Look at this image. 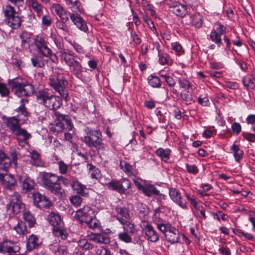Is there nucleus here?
I'll return each mask as SVG.
<instances>
[{"label":"nucleus","instance_id":"2f4dec72","mask_svg":"<svg viewBox=\"0 0 255 255\" xmlns=\"http://www.w3.org/2000/svg\"><path fill=\"white\" fill-rule=\"evenodd\" d=\"M29 5L32 9L40 17L43 13V6L37 0H29Z\"/></svg>","mask_w":255,"mask_h":255},{"label":"nucleus","instance_id":"f8f14e48","mask_svg":"<svg viewBox=\"0 0 255 255\" xmlns=\"http://www.w3.org/2000/svg\"><path fill=\"white\" fill-rule=\"evenodd\" d=\"M20 115L7 118L5 121L6 127L13 133L21 128L20 125L25 121V119L20 118Z\"/></svg>","mask_w":255,"mask_h":255},{"label":"nucleus","instance_id":"dca6fc26","mask_svg":"<svg viewBox=\"0 0 255 255\" xmlns=\"http://www.w3.org/2000/svg\"><path fill=\"white\" fill-rule=\"evenodd\" d=\"M54 113L56 120L59 121L61 124H62L64 129H66L68 131H70L72 129L73 125L72 124L71 121L68 116L62 114L59 112H55Z\"/></svg>","mask_w":255,"mask_h":255},{"label":"nucleus","instance_id":"0eeeda50","mask_svg":"<svg viewBox=\"0 0 255 255\" xmlns=\"http://www.w3.org/2000/svg\"><path fill=\"white\" fill-rule=\"evenodd\" d=\"M22 203L20 196L17 193L12 195L9 199V202L6 205V212L10 216H13L19 213L21 208Z\"/></svg>","mask_w":255,"mask_h":255},{"label":"nucleus","instance_id":"72a5a7b5","mask_svg":"<svg viewBox=\"0 0 255 255\" xmlns=\"http://www.w3.org/2000/svg\"><path fill=\"white\" fill-rule=\"evenodd\" d=\"M72 189L78 194L82 196L85 195L86 187L78 181H73L71 184Z\"/></svg>","mask_w":255,"mask_h":255},{"label":"nucleus","instance_id":"39448f33","mask_svg":"<svg viewBox=\"0 0 255 255\" xmlns=\"http://www.w3.org/2000/svg\"><path fill=\"white\" fill-rule=\"evenodd\" d=\"M49 85L61 97L67 101L69 100L68 93L66 90V86L68 84L63 74L53 73L49 78Z\"/></svg>","mask_w":255,"mask_h":255},{"label":"nucleus","instance_id":"a19ab883","mask_svg":"<svg viewBox=\"0 0 255 255\" xmlns=\"http://www.w3.org/2000/svg\"><path fill=\"white\" fill-rule=\"evenodd\" d=\"M107 187L114 191H116L119 193L122 194L121 186V181L113 180L111 182L107 183Z\"/></svg>","mask_w":255,"mask_h":255},{"label":"nucleus","instance_id":"bb28decb","mask_svg":"<svg viewBox=\"0 0 255 255\" xmlns=\"http://www.w3.org/2000/svg\"><path fill=\"white\" fill-rule=\"evenodd\" d=\"M40 244V242L38 237L34 234H32L28 239L26 247L28 250L31 251L37 247Z\"/></svg>","mask_w":255,"mask_h":255},{"label":"nucleus","instance_id":"8fccbe9b","mask_svg":"<svg viewBox=\"0 0 255 255\" xmlns=\"http://www.w3.org/2000/svg\"><path fill=\"white\" fill-rule=\"evenodd\" d=\"M242 82L248 90L255 88V85L253 80L249 77H244L242 79Z\"/></svg>","mask_w":255,"mask_h":255},{"label":"nucleus","instance_id":"c756f323","mask_svg":"<svg viewBox=\"0 0 255 255\" xmlns=\"http://www.w3.org/2000/svg\"><path fill=\"white\" fill-rule=\"evenodd\" d=\"M61 59L68 66L71 65L77 60L74 53L68 52H63L61 54Z\"/></svg>","mask_w":255,"mask_h":255},{"label":"nucleus","instance_id":"338daca9","mask_svg":"<svg viewBox=\"0 0 255 255\" xmlns=\"http://www.w3.org/2000/svg\"><path fill=\"white\" fill-rule=\"evenodd\" d=\"M58 164L60 173L62 174H66L68 170V165L61 160L58 162Z\"/></svg>","mask_w":255,"mask_h":255},{"label":"nucleus","instance_id":"864d4df0","mask_svg":"<svg viewBox=\"0 0 255 255\" xmlns=\"http://www.w3.org/2000/svg\"><path fill=\"white\" fill-rule=\"evenodd\" d=\"M137 210L139 215L142 217H144L148 214L147 207L142 203L138 204Z\"/></svg>","mask_w":255,"mask_h":255},{"label":"nucleus","instance_id":"58836bf2","mask_svg":"<svg viewBox=\"0 0 255 255\" xmlns=\"http://www.w3.org/2000/svg\"><path fill=\"white\" fill-rule=\"evenodd\" d=\"M143 193L147 196L150 197L153 195H158L159 192L153 185H146L141 190Z\"/></svg>","mask_w":255,"mask_h":255},{"label":"nucleus","instance_id":"680f3d73","mask_svg":"<svg viewBox=\"0 0 255 255\" xmlns=\"http://www.w3.org/2000/svg\"><path fill=\"white\" fill-rule=\"evenodd\" d=\"M69 200L71 204L75 207L79 206L82 202V199L77 195L71 196Z\"/></svg>","mask_w":255,"mask_h":255},{"label":"nucleus","instance_id":"4be33fe9","mask_svg":"<svg viewBox=\"0 0 255 255\" xmlns=\"http://www.w3.org/2000/svg\"><path fill=\"white\" fill-rule=\"evenodd\" d=\"M18 181L23 190L28 191L32 189L34 187V183L33 180L26 175H19Z\"/></svg>","mask_w":255,"mask_h":255},{"label":"nucleus","instance_id":"09e8293b","mask_svg":"<svg viewBox=\"0 0 255 255\" xmlns=\"http://www.w3.org/2000/svg\"><path fill=\"white\" fill-rule=\"evenodd\" d=\"M121 186L122 194H125L126 191L131 186V183L128 178H123L121 179Z\"/></svg>","mask_w":255,"mask_h":255},{"label":"nucleus","instance_id":"f257e3e1","mask_svg":"<svg viewBox=\"0 0 255 255\" xmlns=\"http://www.w3.org/2000/svg\"><path fill=\"white\" fill-rule=\"evenodd\" d=\"M40 184L59 198L66 196L64 190L58 183V176L52 173L43 172L40 175Z\"/></svg>","mask_w":255,"mask_h":255},{"label":"nucleus","instance_id":"4468645a","mask_svg":"<svg viewBox=\"0 0 255 255\" xmlns=\"http://www.w3.org/2000/svg\"><path fill=\"white\" fill-rule=\"evenodd\" d=\"M0 181L5 188L9 190H11L16 183L13 175L1 171H0Z\"/></svg>","mask_w":255,"mask_h":255},{"label":"nucleus","instance_id":"6ab92c4d","mask_svg":"<svg viewBox=\"0 0 255 255\" xmlns=\"http://www.w3.org/2000/svg\"><path fill=\"white\" fill-rule=\"evenodd\" d=\"M11 165V159L5 153L0 151V171L7 172Z\"/></svg>","mask_w":255,"mask_h":255},{"label":"nucleus","instance_id":"b1692460","mask_svg":"<svg viewBox=\"0 0 255 255\" xmlns=\"http://www.w3.org/2000/svg\"><path fill=\"white\" fill-rule=\"evenodd\" d=\"M48 61V59H44L41 55L36 54H34L31 58L32 65L34 67L43 68Z\"/></svg>","mask_w":255,"mask_h":255},{"label":"nucleus","instance_id":"f03ea898","mask_svg":"<svg viewBox=\"0 0 255 255\" xmlns=\"http://www.w3.org/2000/svg\"><path fill=\"white\" fill-rule=\"evenodd\" d=\"M35 94L37 102L49 110L56 112V110L62 106L61 98L52 94L48 89L38 90L35 92Z\"/></svg>","mask_w":255,"mask_h":255},{"label":"nucleus","instance_id":"ea45409f","mask_svg":"<svg viewBox=\"0 0 255 255\" xmlns=\"http://www.w3.org/2000/svg\"><path fill=\"white\" fill-rule=\"evenodd\" d=\"M13 229L19 235H26L29 233L25 223L21 221H18L17 225Z\"/></svg>","mask_w":255,"mask_h":255},{"label":"nucleus","instance_id":"a878e982","mask_svg":"<svg viewBox=\"0 0 255 255\" xmlns=\"http://www.w3.org/2000/svg\"><path fill=\"white\" fill-rule=\"evenodd\" d=\"M49 223L53 227V228L64 225V223L61 220L60 216L56 213H51L48 217Z\"/></svg>","mask_w":255,"mask_h":255},{"label":"nucleus","instance_id":"aec40b11","mask_svg":"<svg viewBox=\"0 0 255 255\" xmlns=\"http://www.w3.org/2000/svg\"><path fill=\"white\" fill-rule=\"evenodd\" d=\"M165 239L167 241L172 244L177 243L179 240V234L178 230L171 226L170 228L165 234Z\"/></svg>","mask_w":255,"mask_h":255},{"label":"nucleus","instance_id":"cd10ccee","mask_svg":"<svg viewBox=\"0 0 255 255\" xmlns=\"http://www.w3.org/2000/svg\"><path fill=\"white\" fill-rule=\"evenodd\" d=\"M21 105L15 110V111L18 113L17 116L20 115V118L23 119L27 120V112L26 111L25 105L28 103V101L26 99H21L20 100Z\"/></svg>","mask_w":255,"mask_h":255},{"label":"nucleus","instance_id":"7c9ffc66","mask_svg":"<svg viewBox=\"0 0 255 255\" xmlns=\"http://www.w3.org/2000/svg\"><path fill=\"white\" fill-rule=\"evenodd\" d=\"M52 8L55 13L59 16L60 19L65 20L68 18L66 11L60 4L54 3Z\"/></svg>","mask_w":255,"mask_h":255},{"label":"nucleus","instance_id":"9d476101","mask_svg":"<svg viewBox=\"0 0 255 255\" xmlns=\"http://www.w3.org/2000/svg\"><path fill=\"white\" fill-rule=\"evenodd\" d=\"M170 11L176 14L177 16L184 17L187 15V8L185 5L181 4L175 0H170L167 3Z\"/></svg>","mask_w":255,"mask_h":255},{"label":"nucleus","instance_id":"9b49d317","mask_svg":"<svg viewBox=\"0 0 255 255\" xmlns=\"http://www.w3.org/2000/svg\"><path fill=\"white\" fill-rule=\"evenodd\" d=\"M13 134L15 136V139L18 144L21 147H24L28 144V140L31 137L30 133L24 129L20 128Z\"/></svg>","mask_w":255,"mask_h":255},{"label":"nucleus","instance_id":"774afa93","mask_svg":"<svg viewBox=\"0 0 255 255\" xmlns=\"http://www.w3.org/2000/svg\"><path fill=\"white\" fill-rule=\"evenodd\" d=\"M96 254L97 255H111L109 250L104 247H101L98 249L96 252Z\"/></svg>","mask_w":255,"mask_h":255},{"label":"nucleus","instance_id":"6e6d98bb","mask_svg":"<svg viewBox=\"0 0 255 255\" xmlns=\"http://www.w3.org/2000/svg\"><path fill=\"white\" fill-rule=\"evenodd\" d=\"M39 153L35 150H33L31 152V160H30V163L31 165L38 166L40 165V164L37 160L39 158Z\"/></svg>","mask_w":255,"mask_h":255},{"label":"nucleus","instance_id":"1a4fd4ad","mask_svg":"<svg viewBox=\"0 0 255 255\" xmlns=\"http://www.w3.org/2000/svg\"><path fill=\"white\" fill-rule=\"evenodd\" d=\"M140 227L144 232L147 240L148 241L155 243L159 240L158 234L150 223L146 221L142 222Z\"/></svg>","mask_w":255,"mask_h":255},{"label":"nucleus","instance_id":"de8ad7c7","mask_svg":"<svg viewBox=\"0 0 255 255\" xmlns=\"http://www.w3.org/2000/svg\"><path fill=\"white\" fill-rule=\"evenodd\" d=\"M149 84L153 87L159 88L161 86V82L159 78L156 76H150L148 78Z\"/></svg>","mask_w":255,"mask_h":255},{"label":"nucleus","instance_id":"e433bc0d","mask_svg":"<svg viewBox=\"0 0 255 255\" xmlns=\"http://www.w3.org/2000/svg\"><path fill=\"white\" fill-rule=\"evenodd\" d=\"M119 239L122 242H124L127 244L133 243L134 244L137 243L138 239L136 237H135L132 241V238L130 235H129L127 232L120 233L118 235Z\"/></svg>","mask_w":255,"mask_h":255},{"label":"nucleus","instance_id":"2eb2a0df","mask_svg":"<svg viewBox=\"0 0 255 255\" xmlns=\"http://www.w3.org/2000/svg\"><path fill=\"white\" fill-rule=\"evenodd\" d=\"M183 22L186 25H192L199 28L202 25V16L199 13L187 15L183 19Z\"/></svg>","mask_w":255,"mask_h":255},{"label":"nucleus","instance_id":"052dcab7","mask_svg":"<svg viewBox=\"0 0 255 255\" xmlns=\"http://www.w3.org/2000/svg\"><path fill=\"white\" fill-rule=\"evenodd\" d=\"M181 98L184 101H185L187 104H190L192 101V96L189 91H183L180 94Z\"/></svg>","mask_w":255,"mask_h":255},{"label":"nucleus","instance_id":"4c0bfd02","mask_svg":"<svg viewBox=\"0 0 255 255\" xmlns=\"http://www.w3.org/2000/svg\"><path fill=\"white\" fill-rule=\"evenodd\" d=\"M122 224L124 226L123 227L125 231H127V232H129L131 234L137 235L138 236L137 238L139 239V235L137 234L138 231L135 228L133 224H132L127 220L124 222V223Z\"/></svg>","mask_w":255,"mask_h":255},{"label":"nucleus","instance_id":"f3484780","mask_svg":"<svg viewBox=\"0 0 255 255\" xmlns=\"http://www.w3.org/2000/svg\"><path fill=\"white\" fill-rule=\"evenodd\" d=\"M171 199L176 203L180 207L186 209L187 207L186 202L183 200L180 193L175 188H171L169 191Z\"/></svg>","mask_w":255,"mask_h":255},{"label":"nucleus","instance_id":"ddd939ff","mask_svg":"<svg viewBox=\"0 0 255 255\" xmlns=\"http://www.w3.org/2000/svg\"><path fill=\"white\" fill-rule=\"evenodd\" d=\"M19 248L16 245V243L8 240H5L0 242V253H8L18 252Z\"/></svg>","mask_w":255,"mask_h":255},{"label":"nucleus","instance_id":"423d86ee","mask_svg":"<svg viewBox=\"0 0 255 255\" xmlns=\"http://www.w3.org/2000/svg\"><path fill=\"white\" fill-rule=\"evenodd\" d=\"M75 217L82 223H86L91 229L97 228L98 224L93 219V211L90 207L86 206L76 211Z\"/></svg>","mask_w":255,"mask_h":255},{"label":"nucleus","instance_id":"0e129e2a","mask_svg":"<svg viewBox=\"0 0 255 255\" xmlns=\"http://www.w3.org/2000/svg\"><path fill=\"white\" fill-rule=\"evenodd\" d=\"M40 202L39 207L40 209L47 208L51 206V202L45 196H44V199Z\"/></svg>","mask_w":255,"mask_h":255},{"label":"nucleus","instance_id":"f704fd0d","mask_svg":"<svg viewBox=\"0 0 255 255\" xmlns=\"http://www.w3.org/2000/svg\"><path fill=\"white\" fill-rule=\"evenodd\" d=\"M170 150L169 149H163L159 148L156 151V155L159 156L160 159L164 161L167 162L170 157Z\"/></svg>","mask_w":255,"mask_h":255},{"label":"nucleus","instance_id":"5fc2aeb1","mask_svg":"<svg viewBox=\"0 0 255 255\" xmlns=\"http://www.w3.org/2000/svg\"><path fill=\"white\" fill-rule=\"evenodd\" d=\"M178 82L180 87L185 90H188L192 86L191 83L186 79L179 78Z\"/></svg>","mask_w":255,"mask_h":255},{"label":"nucleus","instance_id":"79ce46f5","mask_svg":"<svg viewBox=\"0 0 255 255\" xmlns=\"http://www.w3.org/2000/svg\"><path fill=\"white\" fill-rule=\"evenodd\" d=\"M231 149L234 152V156L236 161L239 162L243 156V151L240 150L239 145L234 144L231 147Z\"/></svg>","mask_w":255,"mask_h":255},{"label":"nucleus","instance_id":"6e6552de","mask_svg":"<svg viewBox=\"0 0 255 255\" xmlns=\"http://www.w3.org/2000/svg\"><path fill=\"white\" fill-rule=\"evenodd\" d=\"M34 43L39 53L46 57L51 56L52 51L48 47L47 42L42 35H36L34 39Z\"/></svg>","mask_w":255,"mask_h":255},{"label":"nucleus","instance_id":"603ef678","mask_svg":"<svg viewBox=\"0 0 255 255\" xmlns=\"http://www.w3.org/2000/svg\"><path fill=\"white\" fill-rule=\"evenodd\" d=\"M69 21V18H67L66 20H59L56 23V27L60 29L63 30L66 32H68L69 31L67 22Z\"/></svg>","mask_w":255,"mask_h":255},{"label":"nucleus","instance_id":"a211bd4d","mask_svg":"<svg viewBox=\"0 0 255 255\" xmlns=\"http://www.w3.org/2000/svg\"><path fill=\"white\" fill-rule=\"evenodd\" d=\"M117 213L116 218L121 224L124 223V222L130 218L128 210L125 207L117 206L115 208Z\"/></svg>","mask_w":255,"mask_h":255},{"label":"nucleus","instance_id":"a18cd8bd","mask_svg":"<svg viewBox=\"0 0 255 255\" xmlns=\"http://www.w3.org/2000/svg\"><path fill=\"white\" fill-rule=\"evenodd\" d=\"M3 12L5 19H8L9 17H12L17 15L14 7L10 5H6Z\"/></svg>","mask_w":255,"mask_h":255},{"label":"nucleus","instance_id":"412c9836","mask_svg":"<svg viewBox=\"0 0 255 255\" xmlns=\"http://www.w3.org/2000/svg\"><path fill=\"white\" fill-rule=\"evenodd\" d=\"M70 18L74 24L81 30L87 32L88 30V26L85 20L77 14L72 13Z\"/></svg>","mask_w":255,"mask_h":255},{"label":"nucleus","instance_id":"5701e85b","mask_svg":"<svg viewBox=\"0 0 255 255\" xmlns=\"http://www.w3.org/2000/svg\"><path fill=\"white\" fill-rule=\"evenodd\" d=\"M69 67L71 73L77 78L81 80L83 78L84 68L80 62L76 60L71 65H70Z\"/></svg>","mask_w":255,"mask_h":255},{"label":"nucleus","instance_id":"393cba45","mask_svg":"<svg viewBox=\"0 0 255 255\" xmlns=\"http://www.w3.org/2000/svg\"><path fill=\"white\" fill-rule=\"evenodd\" d=\"M155 45L158 53L159 63L164 65L165 64H169L171 61L170 56L166 53H163L160 49V44L159 43H155Z\"/></svg>","mask_w":255,"mask_h":255},{"label":"nucleus","instance_id":"bf43d9fd","mask_svg":"<svg viewBox=\"0 0 255 255\" xmlns=\"http://www.w3.org/2000/svg\"><path fill=\"white\" fill-rule=\"evenodd\" d=\"M10 93V90L6 84L0 82V95L1 97L8 96Z\"/></svg>","mask_w":255,"mask_h":255},{"label":"nucleus","instance_id":"13d9d810","mask_svg":"<svg viewBox=\"0 0 255 255\" xmlns=\"http://www.w3.org/2000/svg\"><path fill=\"white\" fill-rule=\"evenodd\" d=\"M156 225H157V228H158V229L161 232L163 233L164 234V236H165L166 233L167 232V231L169 230V229L170 228V227L172 226L171 224H170L169 223L164 224L163 223V222L156 224Z\"/></svg>","mask_w":255,"mask_h":255},{"label":"nucleus","instance_id":"3c124183","mask_svg":"<svg viewBox=\"0 0 255 255\" xmlns=\"http://www.w3.org/2000/svg\"><path fill=\"white\" fill-rule=\"evenodd\" d=\"M78 244L79 247L83 249L90 250L93 248V246L84 238L79 240Z\"/></svg>","mask_w":255,"mask_h":255},{"label":"nucleus","instance_id":"c9c22d12","mask_svg":"<svg viewBox=\"0 0 255 255\" xmlns=\"http://www.w3.org/2000/svg\"><path fill=\"white\" fill-rule=\"evenodd\" d=\"M23 218L30 228L33 227L36 223L34 216L28 210L23 211Z\"/></svg>","mask_w":255,"mask_h":255},{"label":"nucleus","instance_id":"c85d7f7f","mask_svg":"<svg viewBox=\"0 0 255 255\" xmlns=\"http://www.w3.org/2000/svg\"><path fill=\"white\" fill-rule=\"evenodd\" d=\"M53 233L55 237L60 238L63 240L66 239L68 235V232L64 228L63 225L53 228Z\"/></svg>","mask_w":255,"mask_h":255},{"label":"nucleus","instance_id":"473e14b6","mask_svg":"<svg viewBox=\"0 0 255 255\" xmlns=\"http://www.w3.org/2000/svg\"><path fill=\"white\" fill-rule=\"evenodd\" d=\"M5 21L8 25L13 29L19 28L21 25V19L18 14L12 17H9L8 19H5Z\"/></svg>","mask_w":255,"mask_h":255},{"label":"nucleus","instance_id":"c03bdc74","mask_svg":"<svg viewBox=\"0 0 255 255\" xmlns=\"http://www.w3.org/2000/svg\"><path fill=\"white\" fill-rule=\"evenodd\" d=\"M51 131L54 133H58L62 131L64 129L63 128V125L61 124L59 121H56L54 123L51 124L49 127Z\"/></svg>","mask_w":255,"mask_h":255},{"label":"nucleus","instance_id":"e2e57ef3","mask_svg":"<svg viewBox=\"0 0 255 255\" xmlns=\"http://www.w3.org/2000/svg\"><path fill=\"white\" fill-rule=\"evenodd\" d=\"M210 38L212 41L217 44L222 43L221 35H219L217 32H216L215 30L211 32L210 34Z\"/></svg>","mask_w":255,"mask_h":255},{"label":"nucleus","instance_id":"7ed1b4c3","mask_svg":"<svg viewBox=\"0 0 255 255\" xmlns=\"http://www.w3.org/2000/svg\"><path fill=\"white\" fill-rule=\"evenodd\" d=\"M85 135L81 137V140L89 147L96 148L98 151L105 149L103 143L102 132L99 130H95L89 128L85 129Z\"/></svg>","mask_w":255,"mask_h":255},{"label":"nucleus","instance_id":"69168bd1","mask_svg":"<svg viewBox=\"0 0 255 255\" xmlns=\"http://www.w3.org/2000/svg\"><path fill=\"white\" fill-rule=\"evenodd\" d=\"M44 196L39 193H36L33 194V199L34 204L37 207H39L40 202L44 199Z\"/></svg>","mask_w":255,"mask_h":255},{"label":"nucleus","instance_id":"49530a36","mask_svg":"<svg viewBox=\"0 0 255 255\" xmlns=\"http://www.w3.org/2000/svg\"><path fill=\"white\" fill-rule=\"evenodd\" d=\"M66 4L69 8L74 12H77L80 11L79 2L78 0H65Z\"/></svg>","mask_w":255,"mask_h":255},{"label":"nucleus","instance_id":"37998d69","mask_svg":"<svg viewBox=\"0 0 255 255\" xmlns=\"http://www.w3.org/2000/svg\"><path fill=\"white\" fill-rule=\"evenodd\" d=\"M88 167L89 171V173L92 178L98 179L100 177L101 173L98 168L92 164H88Z\"/></svg>","mask_w":255,"mask_h":255},{"label":"nucleus","instance_id":"4d7b16f0","mask_svg":"<svg viewBox=\"0 0 255 255\" xmlns=\"http://www.w3.org/2000/svg\"><path fill=\"white\" fill-rule=\"evenodd\" d=\"M121 168L127 174H131L132 173V166L126 161H121L120 163Z\"/></svg>","mask_w":255,"mask_h":255},{"label":"nucleus","instance_id":"20e7f679","mask_svg":"<svg viewBox=\"0 0 255 255\" xmlns=\"http://www.w3.org/2000/svg\"><path fill=\"white\" fill-rule=\"evenodd\" d=\"M8 83L12 92L18 97H27L34 92V86L27 82H24L20 78L9 79Z\"/></svg>","mask_w":255,"mask_h":255}]
</instances>
